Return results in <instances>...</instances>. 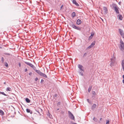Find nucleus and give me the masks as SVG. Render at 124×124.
Returning <instances> with one entry per match:
<instances>
[{"mask_svg":"<svg viewBox=\"0 0 124 124\" xmlns=\"http://www.w3.org/2000/svg\"><path fill=\"white\" fill-rule=\"evenodd\" d=\"M24 63L27 65L31 67L35 71L37 72L38 74L40 76L46 78L47 77V75L44 73L42 72L39 70H36V68L33 64L31 63L26 62H24Z\"/></svg>","mask_w":124,"mask_h":124,"instance_id":"f257e3e1","label":"nucleus"},{"mask_svg":"<svg viewBox=\"0 0 124 124\" xmlns=\"http://www.w3.org/2000/svg\"><path fill=\"white\" fill-rule=\"evenodd\" d=\"M78 67L81 71L79 73V74L81 75H83V72L84 71V68L83 66L81 65H79L78 66Z\"/></svg>","mask_w":124,"mask_h":124,"instance_id":"f03ea898","label":"nucleus"},{"mask_svg":"<svg viewBox=\"0 0 124 124\" xmlns=\"http://www.w3.org/2000/svg\"><path fill=\"white\" fill-rule=\"evenodd\" d=\"M69 117L71 119L74 120L75 119V117L73 115L70 111H68Z\"/></svg>","mask_w":124,"mask_h":124,"instance_id":"7ed1b4c3","label":"nucleus"},{"mask_svg":"<svg viewBox=\"0 0 124 124\" xmlns=\"http://www.w3.org/2000/svg\"><path fill=\"white\" fill-rule=\"evenodd\" d=\"M120 49L122 50H124V43L121 40L120 41Z\"/></svg>","mask_w":124,"mask_h":124,"instance_id":"20e7f679","label":"nucleus"},{"mask_svg":"<svg viewBox=\"0 0 124 124\" xmlns=\"http://www.w3.org/2000/svg\"><path fill=\"white\" fill-rule=\"evenodd\" d=\"M110 65L111 67L115 66L116 64V63L114 61L112 60L110 61Z\"/></svg>","mask_w":124,"mask_h":124,"instance_id":"39448f33","label":"nucleus"},{"mask_svg":"<svg viewBox=\"0 0 124 124\" xmlns=\"http://www.w3.org/2000/svg\"><path fill=\"white\" fill-rule=\"evenodd\" d=\"M70 26H71L73 28L78 30V27L76 26L73 23H72L70 24Z\"/></svg>","mask_w":124,"mask_h":124,"instance_id":"423d86ee","label":"nucleus"},{"mask_svg":"<svg viewBox=\"0 0 124 124\" xmlns=\"http://www.w3.org/2000/svg\"><path fill=\"white\" fill-rule=\"evenodd\" d=\"M119 31L121 36L123 38H124V33L123 32V31L121 29H119Z\"/></svg>","mask_w":124,"mask_h":124,"instance_id":"0eeeda50","label":"nucleus"},{"mask_svg":"<svg viewBox=\"0 0 124 124\" xmlns=\"http://www.w3.org/2000/svg\"><path fill=\"white\" fill-rule=\"evenodd\" d=\"M95 42H92L91 44V45L87 48V49H89L93 47L95 45Z\"/></svg>","mask_w":124,"mask_h":124,"instance_id":"6e6552de","label":"nucleus"},{"mask_svg":"<svg viewBox=\"0 0 124 124\" xmlns=\"http://www.w3.org/2000/svg\"><path fill=\"white\" fill-rule=\"evenodd\" d=\"M103 10L104 12V14H106L108 12V9L107 8L105 7H103Z\"/></svg>","mask_w":124,"mask_h":124,"instance_id":"1a4fd4ad","label":"nucleus"},{"mask_svg":"<svg viewBox=\"0 0 124 124\" xmlns=\"http://www.w3.org/2000/svg\"><path fill=\"white\" fill-rule=\"evenodd\" d=\"M94 35V33L93 32L92 33L91 36H90L89 38V39L90 40L91 39L93 38Z\"/></svg>","mask_w":124,"mask_h":124,"instance_id":"9d476101","label":"nucleus"},{"mask_svg":"<svg viewBox=\"0 0 124 124\" xmlns=\"http://www.w3.org/2000/svg\"><path fill=\"white\" fill-rule=\"evenodd\" d=\"M26 111L27 113H30L31 114H32V111L29 109H26Z\"/></svg>","mask_w":124,"mask_h":124,"instance_id":"9b49d317","label":"nucleus"},{"mask_svg":"<svg viewBox=\"0 0 124 124\" xmlns=\"http://www.w3.org/2000/svg\"><path fill=\"white\" fill-rule=\"evenodd\" d=\"M73 3L77 6H78V3L75 0H73L72 1Z\"/></svg>","mask_w":124,"mask_h":124,"instance_id":"f8f14e48","label":"nucleus"},{"mask_svg":"<svg viewBox=\"0 0 124 124\" xmlns=\"http://www.w3.org/2000/svg\"><path fill=\"white\" fill-rule=\"evenodd\" d=\"M122 67L123 69L124 70V60L122 61Z\"/></svg>","mask_w":124,"mask_h":124,"instance_id":"ddd939ff","label":"nucleus"},{"mask_svg":"<svg viewBox=\"0 0 124 124\" xmlns=\"http://www.w3.org/2000/svg\"><path fill=\"white\" fill-rule=\"evenodd\" d=\"M76 16V13L74 12H73L72 14V17H74Z\"/></svg>","mask_w":124,"mask_h":124,"instance_id":"4468645a","label":"nucleus"},{"mask_svg":"<svg viewBox=\"0 0 124 124\" xmlns=\"http://www.w3.org/2000/svg\"><path fill=\"white\" fill-rule=\"evenodd\" d=\"M25 101L26 102L28 103H29L30 102V100L28 98H26L25 99Z\"/></svg>","mask_w":124,"mask_h":124,"instance_id":"2eb2a0df","label":"nucleus"},{"mask_svg":"<svg viewBox=\"0 0 124 124\" xmlns=\"http://www.w3.org/2000/svg\"><path fill=\"white\" fill-rule=\"evenodd\" d=\"M6 90L7 91H11V89L10 88L8 87L6 89Z\"/></svg>","mask_w":124,"mask_h":124,"instance_id":"dca6fc26","label":"nucleus"},{"mask_svg":"<svg viewBox=\"0 0 124 124\" xmlns=\"http://www.w3.org/2000/svg\"><path fill=\"white\" fill-rule=\"evenodd\" d=\"M118 17H119V19L120 20H122L123 18V17L121 15H119L118 16Z\"/></svg>","mask_w":124,"mask_h":124,"instance_id":"f3484780","label":"nucleus"},{"mask_svg":"<svg viewBox=\"0 0 124 124\" xmlns=\"http://www.w3.org/2000/svg\"><path fill=\"white\" fill-rule=\"evenodd\" d=\"M92 88V86H90L89 87V88H88V92L89 93L91 91V90Z\"/></svg>","mask_w":124,"mask_h":124,"instance_id":"a211bd4d","label":"nucleus"},{"mask_svg":"<svg viewBox=\"0 0 124 124\" xmlns=\"http://www.w3.org/2000/svg\"><path fill=\"white\" fill-rule=\"evenodd\" d=\"M96 105L95 104H94L92 106V108H94L96 107Z\"/></svg>","mask_w":124,"mask_h":124,"instance_id":"6ab92c4d","label":"nucleus"},{"mask_svg":"<svg viewBox=\"0 0 124 124\" xmlns=\"http://www.w3.org/2000/svg\"><path fill=\"white\" fill-rule=\"evenodd\" d=\"M115 10L116 12L117 13H118L119 12H118V10L117 8H116L115 7Z\"/></svg>","mask_w":124,"mask_h":124,"instance_id":"aec40b11","label":"nucleus"},{"mask_svg":"<svg viewBox=\"0 0 124 124\" xmlns=\"http://www.w3.org/2000/svg\"><path fill=\"white\" fill-rule=\"evenodd\" d=\"M1 61L2 63H3L4 62V58L3 57H2L1 58Z\"/></svg>","mask_w":124,"mask_h":124,"instance_id":"412c9836","label":"nucleus"},{"mask_svg":"<svg viewBox=\"0 0 124 124\" xmlns=\"http://www.w3.org/2000/svg\"><path fill=\"white\" fill-rule=\"evenodd\" d=\"M0 113H1V115H3L4 114L3 111L1 110H0Z\"/></svg>","mask_w":124,"mask_h":124,"instance_id":"4be33fe9","label":"nucleus"},{"mask_svg":"<svg viewBox=\"0 0 124 124\" xmlns=\"http://www.w3.org/2000/svg\"><path fill=\"white\" fill-rule=\"evenodd\" d=\"M0 94H1L3 95H5V96H7V95L6 94H5L3 92H0Z\"/></svg>","mask_w":124,"mask_h":124,"instance_id":"5701e85b","label":"nucleus"},{"mask_svg":"<svg viewBox=\"0 0 124 124\" xmlns=\"http://www.w3.org/2000/svg\"><path fill=\"white\" fill-rule=\"evenodd\" d=\"M82 21L78 19V24H79L81 23Z\"/></svg>","mask_w":124,"mask_h":124,"instance_id":"b1692460","label":"nucleus"},{"mask_svg":"<svg viewBox=\"0 0 124 124\" xmlns=\"http://www.w3.org/2000/svg\"><path fill=\"white\" fill-rule=\"evenodd\" d=\"M58 95L57 94L55 93V94L53 96V97L54 98H55V97H57Z\"/></svg>","mask_w":124,"mask_h":124,"instance_id":"393cba45","label":"nucleus"},{"mask_svg":"<svg viewBox=\"0 0 124 124\" xmlns=\"http://www.w3.org/2000/svg\"><path fill=\"white\" fill-rule=\"evenodd\" d=\"M61 104V102L60 101H59L57 103V106H60Z\"/></svg>","mask_w":124,"mask_h":124,"instance_id":"a878e982","label":"nucleus"},{"mask_svg":"<svg viewBox=\"0 0 124 124\" xmlns=\"http://www.w3.org/2000/svg\"><path fill=\"white\" fill-rule=\"evenodd\" d=\"M92 94L94 95V96H95L96 95V93L95 91H93L92 92Z\"/></svg>","mask_w":124,"mask_h":124,"instance_id":"bb28decb","label":"nucleus"},{"mask_svg":"<svg viewBox=\"0 0 124 124\" xmlns=\"http://www.w3.org/2000/svg\"><path fill=\"white\" fill-rule=\"evenodd\" d=\"M4 54L5 55H10V54L8 53H4Z\"/></svg>","mask_w":124,"mask_h":124,"instance_id":"cd10ccee","label":"nucleus"},{"mask_svg":"<svg viewBox=\"0 0 124 124\" xmlns=\"http://www.w3.org/2000/svg\"><path fill=\"white\" fill-rule=\"evenodd\" d=\"M5 65L6 67H8V63L7 62H6L5 63Z\"/></svg>","mask_w":124,"mask_h":124,"instance_id":"c85d7f7f","label":"nucleus"},{"mask_svg":"<svg viewBox=\"0 0 124 124\" xmlns=\"http://www.w3.org/2000/svg\"><path fill=\"white\" fill-rule=\"evenodd\" d=\"M106 124H109V120H107L106 123Z\"/></svg>","mask_w":124,"mask_h":124,"instance_id":"c756f323","label":"nucleus"},{"mask_svg":"<svg viewBox=\"0 0 124 124\" xmlns=\"http://www.w3.org/2000/svg\"><path fill=\"white\" fill-rule=\"evenodd\" d=\"M63 5H62L60 7V9L61 10L62 8V7H63Z\"/></svg>","mask_w":124,"mask_h":124,"instance_id":"7c9ffc66","label":"nucleus"},{"mask_svg":"<svg viewBox=\"0 0 124 124\" xmlns=\"http://www.w3.org/2000/svg\"><path fill=\"white\" fill-rule=\"evenodd\" d=\"M38 78H37L36 77L35 78V81H37L38 80Z\"/></svg>","mask_w":124,"mask_h":124,"instance_id":"2f4dec72","label":"nucleus"},{"mask_svg":"<svg viewBox=\"0 0 124 124\" xmlns=\"http://www.w3.org/2000/svg\"><path fill=\"white\" fill-rule=\"evenodd\" d=\"M19 66L20 67H21V64L20 62L18 64Z\"/></svg>","mask_w":124,"mask_h":124,"instance_id":"473e14b6","label":"nucleus"},{"mask_svg":"<svg viewBox=\"0 0 124 124\" xmlns=\"http://www.w3.org/2000/svg\"><path fill=\"white\" fill-rule=\"evenodd\" d=\"M27 71V68H26L24 69V71L25 72H26Z\"/></svg>","mask_w":124,"mask_h":124,"instance_id":"72a5a7b5","label":"nucleus"},{"mask_svg":"<svg viewBox=\"0 0 124 124\" xmlns=\"http://www.w3.org/2000/svg\"><path fill=\"white\" fill-rule=\"evenodd\" d=\"M44 80L43 79H42L41 80L40 83H41L42 82H44Z\"/></svg>","mask_w":124,"mask_h":124,"instance_id":"f704fd0d","label":"nucleus"},{"mask_svg":"<svg viewBox=\"0 0 124 124\" xmlns=\"http://www.w3.org/2000/svg\"><path fill=\"white\" fill-rule=\"evenodd\" d=\"M32 74V72H30L29 73V75L31 76V75Z\"/></svg>","mask_w":124,"mask_h":124,"instance_id":"c9c22d12","label":"nucleus"},{"mask_svg":"<svg viewBox=\"0 0 124 124\" xmlns=\"http://www.w3.org/2000/svg\"><path fill=\"white\" fill-rule=\"evenodd\" d=\"M36 111L39 113V111L38 110V111H37V110H36Z\"/></svg>","mask_w":124,"mask_h":124,"instance_id":"e433bc0d","label":"nucleus"},{"mask_svg":"<svg viewBox=\"0 0 124 124\" xmlns=\"http://www.w3.org/2000/svg\"><path fill=\"white\" fill-rule=\"evenodd\" d=\"M86 53H85L84 55V56H86Z\"/></svg>","mask_w":124,"mask_h":124,"instance_id":"4c0bfd02","label":"nucleus"},{"mask_svg":"<svg viewBox=\"0 0 124 124\" xmlns=\"http://www.w3.org/2000/svg\"><path fill=\"white\" fill-rule=\"evenodd\" d=\"M39 109L41 111H42V109L40 108H39Z\"/></svg>","mask_w":124,"mask_h":124,"instance_id":"58836bf2","label":"nucleus"},{"mask_svg":"<svg viewBox=\"0 0 124 124\" xmlns=\"http://www.w3.org/2000/svg\"><path fill=\"white\" fill-rule=\"evenodd\" d=\"M102 120V118H101L100 119V120L101 121Z\"/></svg>","mask_w":124,"mask_h":124,"instance_id":"ea45409f","label":"nucleus"},{"mask_svg":"<svg viewBox=\"0 0 124 124\" xmlns=\"http://www.w3.org/2000/svg\"><path fill=\"white\" fill-rule=\"evenodd\" d=\"M123 83H124V79L123 80Z\"/></svg>","mask_w":124,"mask_h":124,"instance_id":"a19ab883","label":"nucleus"},{"mask_svg":"<svg viewBox=\"0 0 124 124\" xmlns=\"http://www.w3.org/2000/svg\"><path fill=\"white\" fill-rule=\"evenodd\" d=\"M123 78L124 79V75H123Z\"/></svg>","mask_w":124,"mask_h":124,"instance_id":"79ce46f5","label":"nucleus"},{"mask_svg":"<svg viewBox=\"0 0 124 124\" xmlns=\"http://www.w3.org/2000/svg\"><path fill=\"white\" fill-rule=\"evenodd\" d=\"M76 23L78 24V20L76 21Z\"/></svg>","mask_w":124,"mask_h":124,"instance_id":"37998d69","label":"nucleus"},{"mask_svg":"<svg viewBox=\"0 0 124 124\" xmlns=\"http://www.w3.org/2000/svg\"><path fill=\"white\" fill-rule=\"evenodd\" d=\"M39 115L40 116H41V114H40V113H39Z\"/></svg>","mask_w":124,"mask_h":124,"instance_id":"c03bdc74","label":"nucleus"},{"mask_svg":"<svg viewBox=\"0 0 124 124\" xmlns=\"http://www.w3.org/2000/svg\"><path fill=\"white\" fill-rule=\"evenodd\" d=\"M59 109V108H57V110H58Z\"/></svg>","mask_w":124,"mask_h":124,"instance_id":"a18cd8bd","label":"nucleus"},{"mask_svg":"<svg viewBox=\"0 0 124 124\" xmlns=\"http://www.w3.org/2000/svg\"><path fill=\"white\" fill-rule=\"evenodd\" d=\"M80 28H78V30H80Z\"/></svg>","mask_w":124,"mask_h":124,"instance_id":"49530a36","label":"nucleus"},{"mask_svg":"<svg viewBox=\"0 0 124 124\" xmlns=\"http://www.w3.org/2000/svg\"><path fill=\"white\" fill-rule=\"evenodd\" d=\"M2 48V47H1L0 46V48Z\"/></svg>","mask_w":124,"mask_h":124,"instance_id":"de8ad7c7","label":"nucleus"},{"mask_svg":"<svg viewBox=\"0 0 124 124\" xmlns=\"http://www.w3.org/2000/svg\"><path fill=\"white\" fill-rule=\"evenodd\" d=\"M4 84H5V82L4 83Z\"/></svg>","mask_w":124,"mask_h":124,"instance_id":"09e8293b","label":"nucleus"},{"mask_svg":"<svg viewBox=\"0 0 124 124\" xmlns=\"http://www.w3.org/2000/svg\"><path fill=\"white\" fill-rule=\"evenodd\" d=\"M102 20L103 21V19H102Z\"/></svg>","mask_w":124,"mask_h":124,"instance_id":"8fccbe9b","label":"nucleus"}]
</instances>
